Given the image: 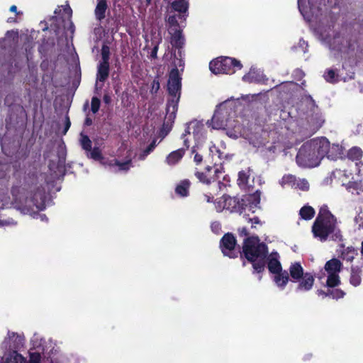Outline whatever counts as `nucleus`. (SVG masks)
<instances>
[{
  "label": "nucleus",
  "instance_id": "f257e3e1",
  "mask_svg": "<svg viewBox=\"0 0 363 363\" xmlns=\"http://www.w3.org/2000/svg\"><path fill=\"white\" fill-rule=\"evenodd\" d=\"M329 141L325 138H318L305 143L296 155V162L302 167H315L326 156Z\"/></svg>",
  "mask_w": 363,
  "mask_h": 363
},
{
  "label": "nucleus",
  "instance_id": "f03ea898",
  "mask_svg": "<svg viewBox=\"0 0 363 363\" xmlns=\"http://www.w3.org/2000/svg\"><path fill=\"white\" fill-rule=\"evenodd\" d=\"M312 232L315 238L321 242L328 239L341 241L342 235L337 227L335 217L329 211L326 206L320 208L319 213L313 225Z\"/></svg>",
  "mask_w": 363,
  "mask_h": 363
},
{
  "label": "nucleus",
  "instance_id": "7ed1b4c3",
  "mask_svg": "<svg viewBox=\"0 0 363 363\" xmlns=\"http://www.w3.org/2000/svg\"><path fill=\"white\" fill-rule=\"evenodd\" d=\"M242 251L246 259L252 264L254 272L261 273L265 267V259L268 253L267 245L259 242L257 236L245 239Z\"/></svg>",
  "mask_w": 363,
  "mask_h": 363
},
{
  "label": "nucleus",
  "instance_id": "20e7f679",
  "mask_svg": "<svg viewBox=\"0 0 363 363\" xmlns=\"http://www.w3.org/2000/svg\"><path fill=\"white\" fill-rule=\"evenodd\" d=\"M181 74L177 68H173L169 72L167 82V91L169 98L166 108L165 120L167 123H173L176 118L178 102L181 95Z\"/></svg>",
  "mask_w": 363,
  "mask_h": 363
},
{
  "label": "nucleus",
  "instance_id": "39448f33",
  "mask_svg": "<svg viewBox=\"0 0 363 363\" xmlns=\"http://www.w3.org/2000/svg\"><path fill=\"white\" fill-rule=\"evenodd\" d=\"M45 198L44 189L38 188L34 193L30 192L29 196L23 194L16 199V202L18 203V209L23 213L32 215L35 213L34 207L37 211H43L45 208Z\"/></svg>",
  "mask_w": 363,
  "mask_h": 363
},
{
  "label": "nucleus",
  "instance_id": "423d86ee",
  "mask_svg": "<svg viewBox=\"0 0 363 363\" xmlns=\"http://www.w3.org/2000/svg\"><path fill=\"white\" fill-rule=\"evenodd\" d=\"M24 345L23 336L14 332H8L7 337L1 343L3 350H12L9 354H4V363H26L24 357L16 352Z\"/></svg>",
  "mask_w": 363,
  "mask_h": 363
},
{
  "label": "nucleus",
  "instance_id": "0eeeda50",
  "mask_svg": "<svg viewBox=\"0 0 363 363\" xmlns=\"http://www.w3.org/2000/svg\"><path fill=\"white\" fill-rule=\"evenodd\" d=\"M228 101L220 104L215 111L211 122H208L213 129H225L233 128V121H232V115L234 112L232 108L227 107Z\"/></svg>",
  "mask_w": 363,
  "mask_h": 363
},
{
  "label": "nucleus",
  "instance_id": "6e6552de",
  "mask_svg": "<svg viewBox=\"0 0 363 363\" xmlns=\"http://www.w3.org/2000/svg\"><path fill=\"white\" fill-rule=\"evenodd\" d=\"M240 61L228 57H218L209 64L210 70L216 74H233L242 68Z\"/></svg>",
  "mask_w": 363,
  "mask_h": 363
},
{
  "label": "nucleus",
  "instance_id": "1a4fd4ad",
  "mask_svg": "<svg viewBox=\"0 0 363 363\" xmlns=\"http://www.w3.org/2000/svg\"><path fill=\"white\" fill-rule=\"evenodd\" d=\"M304 103L310 108V111L306 113L309 128L313 133H315L323 125L325 121L311 96L306 98Z\"/></svg>",
  "mask_w": 363,
  "mask_h": 363
},
{
  "label": "nucleus",
  "instance_id": "9d476101",
  "mask_svg": "<svg viewBox=\"0 0 363 363\" xmlns=\"http://www.w3.org/2000/svg\"><path fill=\"white\" fill-rule=\"evenodd\" d=\"M325 270L327 273L326 286L333 288L340 284L339 274L342 268V262L337 259H332L325 264Z\"/></svg>",
  "mask_w": 363,
  "mask_h": 363
},
{
  "label": "nucleus",
  "instance_id": "9b49d317",
  "mask_svg": "<svg viewBox=\"0 0 363 363\" xmlns=\"http://www.w3.org/2000/svg\"><path fill=\"white\" fill-rule=\"evenodd\" d=\"M216 208L218 211L223 209H227L230 212L242 213L245 210L244 207L243 199L237 197H230L229 196H223L216 202Z\"/></svg>",
  "mask_w": 363,
  "mask_h": 363
},
{
  "label": "nucleus",
  "instance_id": "f8f14e48",
  "mask_svg": "<svg viewBox=\"0 0 363 363\" xmlns=\"http://www.w3.org/2000/svg\"><path fill=\"white\" fill-rule=\"evenodd\" d=\"M313 1L314 0H298V10L308 22H312L318 18L320 9L314 6Z\"/></svg>",
  "mask_w": 363,
  "mask_h": 363
},
{
  "label": "nucleus",
  "instance_id": "ddd939ff",
  "mask_svg": "<svg viewBox=\"0 0 363 363\" xmlns=\"http://www.w3.org/2000/svg\"><path fill=\"white\" fill-rule=\"evenodd\" d=\"M220 247L224 255L230 258L238 256V252L235 250L236 240L232 234L227 233L222 238Z\"/></svg>",
  "mask_w": 363,
  "mask_h": 363
},
{
  "label": "nucleus",
  "instance_id": "4468645a",
  "mask_svg": "<svg viewBox=\"0 0 363 363\" xmlns=\"http://www.w3.org/2000/svg\"><path fill=\"white\" fill-rule=\"evenodd\" d=\"M315 278L311 273L306 272L300 279H298L295 282H297V285L295 289L296 293H306L309 291L313 286Z\"/></svg>",
  "mask_w": 363,
  "mask_h": 363
},
{
  "label": "nucleus",
  "instance_id": "2eb2a0df",
  "mask_svg": "<svg viewBox=\"0 0 363 363\" xmlns=\"http://www.w3.org/2000/svg\"><path fill=\"white\" fill-rule=\"evenodd\" d=\"M211 172L212 168L207 167L204 172H196L195 175L201 182L208 184L218 179L219 174L222 173L221 170L218 168L214 169L213 174H211Z\"/></svg>",
  "mask_w": 363,
  "mask_h": 363
},
{
  "label": "nucleus",
  "instance_id": "dca6fc26",
  "mask_svg": "<svg viewBox=\"0 0 363 363\" xmlns=\"http://www.w3.org/2000/svg\"><path fill=\"white\" fill-rule=\"evenodd\" d=\"M261 192L257 190L252 194L244 196L242 198L244 207L250 211L255 213L256 209L259 208Z\"/></svg>",
  "mask_w": 363,
  "mask_h": 363
},
{
  "label": "nucleus",
  "instance_id": "f3484780",
  "mask_svg": "<svg viewBox=\"0 0 363 363\" xmlns=\"http://www.w3.org/2000/svg\"><path fill=\"white\" fill-rule=\"evenodd\" d=\"M109 74L108 56L103 50L102 62L98 66L96 80L97 82H104L108 77Z\"/></svg>",
  "mask_w": 363,
  "mask_h": 363
},
{
  "label": "nucleus",
  "instance_id": "a211bd4d",
  "mask_svg": "<svg viewBox=\"0 0 363 363\" xmlns=\"http://www.w3.org/2000/svg\"><path fill=\"white\" fill-rule=\"evenodd\" d=\"M279 259V255L277 252H272L268 257L267 267L269 272L272 274L283 271Z\"/></svg>",
  "mask_w": 363,
  "mask_h": 363
},
{
  "label": "nucleus",
  "instance_id": "6ab92c4d",
  "mask_svg": "<svg viewBox=\"0 0 363 363\" xmlns=\"http://www.w3.org/2000/svg\"><path fill=\"white\" fill-rule=\"evenodd\" d=\"M272 280L280 290H284L290 279L287 271H281L273 274Z\"/></svg>",
  "mask_w": 363,
  "mask_h": 363
},
{
  "label": "nucleus",
  "instance_id": "aec40b11",
  "mask_svg": "<svg viewBox=\"0 0 363 363\" xmlns=\"http://www.w3.org/2000/svg\"><path fill=\"white\" fill-rule=\"evenodd\" d=\"M289 273L292 281H296L300 279L305 273L303 269L299 262L292 263L289 267Z\"/></svg>",
  "mask_w": 363,
  "mask_h": 363
},
{
  "label": "nucleus",
  "instance_id": "412c9836",
  "mask_svg": "<svg viewBox=\"0 0 363 363\" xmlns=\"http://www.w3.org/2000/svg\"><path fill=\"white\" fill-rule=\"evenodd\" d=\"M185 153L184 148H180L169 153L166 157V162L169 165H174L183 157Z\"/></svg>",
  "mask_w": 363,
  "mask_h": 363
},
{
  "label": "nucleus",
  "instance_id": "4be33fe9",
  "mask_svg": "<svg viewBox=\"0 0 363 363\" xmlns=\"http://www.w3.org/2000/svg\"><path fill=\"white\" fill-rule=\"evenodd\" d=\"M362 270L358 267H352L350 277V283L354 286H358L362 281Z\"/></svg>",
  "mask_w": 363,
  "mask_h": 363
},
{
  "label": "nucleus",
  "instance_id": "5701e85b",
  "mask_svg": "<svg viewBox=\"0 0 363 363\" xmlns=\"http://www.w3.org/2000/svg\"><path fill=\"white\" fill-rule=\"evenodd\" d=\"M108 6L106 0H97L94 13L97 20L101 21L105 18V13Z\"/></svg>",
  "mask_w": 363,
  "mask_h": 363
},
{
  "label": "nucleus",
  "instance_id": "b1692460",
  "mask_svg": "<svg viewBox=\"0 0 363 363\" xmlns=\"http://www.w3.org/2000/svg\"><path fill=\"white\" fill-rule=\"evenodd\" d=\"M340 251L341 252L340 257L347 262H352L357 255L356 250L352 247L344 248L343 246H341V250Z\"/></svg>",
  "mask_w": 363,
  "mask_h": 363
},
{
  "label": "nucleus",
  "instance_id": "393cba45",
  "mask_svg": "<svg viewBox=\"0 0 363 363\" xmlns=\"http://www.w3.org/2000/svg\"><path fill=\"white\" fill-rule=\"evenodd\" d=\"M331 29L330 28H328L326 29H324L323 28H317L315 29V32L316 33V35H318V38L321 40H323V41H328L329 43H330V46L332 49H335V47H332V45L330 43V33L331 32Z\"/></svg>",
  "mask_w": 363,
  "mask_h": 363
},
{
  "label": "nucleus",
  "instance_id": "a878e982",
  "mask_svg": "<svg viewBox=\"0 0 363 363\" xmlns=\"http://www.w3.org/2000/svg\"><path fill=\"white\" fill-rule=\"evenodd\" d=\"M342 154V147L339 145L333 144L330 146L329 143V150L327 152V157L330 160H335Z\"/></svg>",
  "mask_w": 363,
  "mask_h": 363
},
{
  "label": "nucleus",
  "instance_id": "bb28decb",
  "mask_svg": "<svg viewBox=\"0 0 363 363\" xmlns=\"http://www.w3.org/2000/svg\"><path fill=\"white\" fill-rule=\"evenodd\" d=\"M172 7L175 11L186 13L188 11L189 3L186 0H178L172 2Z\"/></svg>",
  "mask_w": 363,
  "mask_h": 363
},
{
  "label": "nucleus",
  "instance_id": "cd10ccee",
  "mask_svg": "<svg viewBox=\"0 0 363 363\" xmlns=\"http://www.w3.org/2000/svg\"><path fill=\"white\" fill-rule=\"evenodd\" d=\"M190 183L187 180L182 181L176 187V193L182 196H186L189 194Z\"/></svg>",
  "mask_w": 363,
  "mask_h": 363
},
{
  "label": "nucleus",
  "instance_id": "c85d7f7f",
  "mask_svg": "<svg viewBox=\"0 0 363 363\" xmlns=\"http://www.w3.org/2000/svg\"><path fill=\"white\" fill-rule=\"evenodd\" d=\"M171 43L173 46L180 48L184 44V38L180 30L176 29L172 34Z\"/></svg>",
  "mask_w": 363,
  "mask_h": 363
},
{
  "label": "nucleus",
  "instance_id": "c756f323",
  "mask_svg": "<svg viewBox=\"0 0 363 363\" xmlns=\"http://www.w3.org/2000/svg\"><path fill=\"white\" fill-rule=\"evenodd\" d=\"M162 40V35L160 33H158L156 35H155L152 38V44L153 45V48L151 51L150 56L152 58L157 57V54L158 49H159V45L161 43Z\"/></svg>",
  "mask_w": 363,
  "mask_h": 363
},
{
  "label": "nucleus",
  "instance_id": "7c9ffc66",
  "mask_svg": "<svg viewBox=\"0 0 363 363\" xmlns=\"http://www.w3.org/2000/svg\"><path fill=\"white\" fill-rule=\"evenodd\" d=\"M300 216L304 220H311L315 214L314 209L309 206H305L299 211Z\"/></svg>",
  "mask_w": 363,
  "mask_h": 363
},
{
  "label": "nucleus",
  "instance_id": "2f4dec72",
  "mask_svg": "<svg viewBox=\"0 0 363 363\" xmlns=\"http://www.w3.org/2000/svg\"><path fill=\"white\" fill-rule=\"evenodd\" d=\"M250 169L247 171H240L238 174V184L240 186L245 188L247 184L248 179L250 177Z\"/></svg>",
  "mask_w": 363,
  "mask_h": 363
},
{
  "label": "nucleus",
  "instance_id": "473e14b6",
  "mask_svg": "<svg viewBox=\"0 0 363 363\" xmlns=\"http://www.w3.org/2000/svg\"><path fill=\"white\" fill-rule=\"evenodd\" d=\"M296 177L292 174L284 175L279 182V184L283 187H291L295 185Z\"/></svg>",
  "mask_w": 363,
  "mask_h": 363
},
{
  "label": "nucleus",
  "instance_id": "72a5a7b5",
  "mask_svg": "<svg viewBox=\"0 0 363 363\" xmlns=\"http://www.w3.org/2000/svg\"><path fill=\"white\" fill-rule=\"evenodd\" d=\"M203 125L199 122H191L186 129V133L190 134V130H193L194 137H198L202 130Z\"/></svg>",
  "mask_w": 363,
  "mask_h": 363
},
{
  "label": "nucleus",
  "instance_id": "f704fd0d",
  "mask_svg": "<svg viewBox=\"0 0 363 363\" xmlns=\"http://www.w3.org/2000/svg\"><path fill=\"white\" fill-rule=\"evenodd\" d=\"M362 151L360 148L354 147L351 148L347 153V157L350 160L357 161L362 158Z\"/></svg>",
  "mask_w": 363,
  "mask_h": 363
},
{
  "label": "nucleus",
  "instance_id": "c9c22d12",
  "mask_svg": "<svg viewBox=\"0 0 363 363\" xmlns=\"http://www.w3.org/2000/svg\"><path fill=\"white\" fill-rule=\"evenodd\" d=\"M293 189H299L301 191H307L309 189V184L306 179H300L296 177L295 185Z\"/></svg>",
  "mask_w": 363,
  "mask_h": 363
},
{
  "label": "nucleus",
  "instance_id": "e433bc0d",
  "mask_svg": "<svg viewBox=\"0 0 363 363\" xmlns=\"http://www.w3.org/2000/svg\"><path fill=\"white\" fill-rule=\"evenodd\" d=\"M80 144L82 148L86 152L90 151L91 148V141L89 137L83 133L80 135Z\"/></svg>",
  "mask_w": 363,
  "mask_h": 363
},
{
  "label": "nucleus",
  "instance_id": "4c0bfd02",
  "mask_svg": "<svg viewBox=\"0 0 363 363\" xmlns=\"http://www.w3.org/2000/svg\"><path fill=\"white\" fill-rule=\"evenodd\" d=\"M329 288V297L333 299L341 298L345 296V292L338 289Z\"/></svg>",
  "mask_w": 363,
  "mask_h": 363
},
{
  "label": "nucleus",
  "instance_id": "58836bf2",
  "mask_svg": "<svg viewBox=\"0 0 363 363\" xmlns=\"http://www.w3.org/2000/svg\"><path fill=\"white\" fill-rule=\"evenodd\" d=\"M87 155L95 160L102 159L101 152L99 147L91 148V150L87 152Z\"/></svg>",
  "mask_w": 363,
  "mask_h": 363
},
{
  "label": "nucleus",
  "instance_id": "ea45409f",
  "mask_svg": "<svg viewBox=\"0 0 363 363\" xmlns=\"http://www.w3.org/2000/svg\"><path fill=\"white\" fill-rule=\"evenodd\" d=\"M325 80L328 82L334 83L337 81V75L333 69H328L324 74Z\"/></svg>",
  "mask_w": 363,
  "mask_h": 363
},
{
  "label": "nucleus",
  "instance_id": "a19ab883",
  "mask_svg": "<svg viewBox=\"0 0 363 363\" xmlns=\"http://www.w3.org/2000/svg\"><path fill=\"white\" fill-rule=\"evenodd\" d=\"M116 164L118 167V171H127L130 168V167H132L130 159L124 162H121L116 160Z\"/></svg>",
  "mask_w": 363,
  "mask_h": 363
},
{
  "label": "nucleus",
  "instance_id": "79ce46f5",
  "mask_svg": "<svg viewBox=\"0 0 363 363\" xmlns=\"http://www.w3.org/2000/svg\"><path fill=\"white\" fill-rule=\"evenodd\" d=\"M242 80L244 82L251 83L258 82L259 79L255 77V72L253 69H251L249 73L242 77Z\"/></svg>",
  "mask_w": 363,
  "mask_h": 363
},
{
  "label": "nucleus",
  "instance_id": "37998d69",
  "mask_svg": "<svg viewBox=\"0 0 363 363\" xmlns=\"http://www.w3.org/2000/svg\"><path fill=\"white\" fill-rule=\"evenodd\" d=\"M155 142H152L142 153L138 155V160H143L155 149Z\"/></svg>",
  "mask_w": 363,
  "mask_h": 363
},
{
  "label": "nucleus",
  "instance_id": "c03bdc74",
  "mask_svg": "<svg viewBox=\"0 0 363 363\" xmlns=\"http://www.w3.org/2000/svg\"><path fill=\"white\" fill-rule=\"evenodd\" d=\"M100 100L96 97H93L91 99V111L96 113L100 107Z\"/></svg>",
  "mask_w": 363,
  "mask_h": 363
},
{
  "label": "nucleus",
  "instance_id": "a18cd8bd",
  "mask_svg": "<svg viewBox=\"0 0 363 363\" xmlns=\"http://www.w3.org/2000/svg\"><path fill=\"white\" fill-rule=\"evenodd\" d=\"M160 84L157 79H155L151 84L150 92L152 94H156L160 89Z\"/></svg>",
  "mask_w": 363,
  "mask_h": 363
},
{
  "label": "nucleus",
  "instance_id": "49530a36",
  "mask_svg": "<svg viewBox=\"0 0 363 363\" xmlns=\"http://www.w3.org/2000/svg\"><path fill=\"white\" fill-rule=\"evenodd\" d=\"M16 224V223L11 218L0 220V227L1 228L15 225Z\"/></svg>",
  "mask_w": 363,
  "mask_h": 363
},
{
  "label": "nucleus",
  "instance_id": "de8ad7c7",
  "mask_svg": "<svg viewBox=\"0 0 363 363\" xmlns=\"http://www.w3.org/2000/svg\"><path fill=\"white\" fill-rule=\"evenodd\" d=\"M191 152L194 154V161L196 164H199L201 163L203 160V157L200 154L196 152V147H193L191 149Z\"/></svg>",
  "mask_w": 363,
  "mask_h": 363
},
{
  "label": "nucleus",
  "instance_id": "09e8293b",
  "mask_svg": "<svg viewBox=\"0 0 363 363\" xmlns=\"http://www.w3.org/2000/svg\"><path fill=\"white\" fill-rule=\"evenodd\" d=\"M211 230L216 234H220L221 232V225L219 222L215 221L211 223Z\"/></svg>",
  "mask_w": 363,
  "mask_h": 363
},
{
  "label": "nucleus",
  "instance_id": "8fccbe9b",
  "mask_svg": "<svg viewBox=\"0 0 363 363\" xmlns=\"http://www.w3.org/2000/svg\"><path fill=\"white\" fill-rule=\"evenodd\" d=\"M40 354L39 353L33 352L30 354V360L28 363H40Z\"/></svg>",
  "mask_w": 363,
  "mask_h": 363
},
{
  "label": "nucleus",
  "instance_id": "3c124183",
  "mask_svg": "<svg viewBox=\"0 0 363 363\" xmlns=\"http://www.w3.org/2000/svg\"><path fill=\"white\" fill-rule=\"evenodd\" d=\"M10 198L7 194L3 193L2 195H0V201H1V207L6 206L9 203Z\"/></svg>",
  "mask_w": 363,
  "mask_h": 363
},
{
  "label": "nucleus",
  "instance_id": "603ef678",
  "mask_svg": "<svg viewBox=\"0 0 363 363\" xmlns=\"http://www.w3.org/2000/svg\"><path fill=\"white\" fill-rule=\"evenodd\" d=\"M210 151L212 154H214V152H216L218 155V157L219 159H223V153L220 150H218L215 145H213L210 147Z\"/></svg>",
  "mask_w": 363,
  "mask_h": 363
},
{
  "label": "nucleus",
  "instance_id": "864d4df0",
  "mask_svg": "<svg viewBox=\"0 0 363 363\" xmlns=\"http://www.w3.org/2000/svg\"><path fill=\"white\" fill-rule=\"evenodd\" d=\"M168 23L172 27L177 25V20L176 16H169L167 18Z\"/></svg>",
  "mask_w": 363,
  "mask_h": 363
},
{
  "label": "nucleus",
  "instance_id": "5fc2aeb1",
  "mask_svg": "<svg viewBox=\"0 0 363 363\" xmlns=\"http://www.w3.org/2000/svg\"><path fill=\"white\" fill-rule=\"evenodd\" d=\"M246 220H247L248 223H250L252 224V228L254 227V225H255V224H260L261 223L259 219L257 217H254V218H246Z\"/></svg>",
  "mask_w": 363,
  "mask_h": 363
},
{
  "label": "nucleus",
  "instance_id": "6e6d98bb",
  "mask_svg": "<svg viewBox=\"0 0 363 363\" xmlns=\"http://www.w3.org/2000/svg\"><path fill=\"white\" fill-rule=\"evenodd\" d=\"M316 294L318 296H321L322 298L329 296V289L327 291H324L321 289L317 290Z\"/></svg>",
  "mask_w": 363,
  "mask_h": 363
},
{
  "label": "nucleus",
  "instance_id": "4d7b16f0",
  "mask_svg": "<svg viewBox=\"0 0 363 363\" xmlns=\"http://www.w3.org/2000/svg\"><path fill=\"white\" fill-rule=\"evenodd\" d=\"M308 46V43L304 41L303 40H300L299 41V43H298V47L301 49V50L303 52H306V48Z\"/></svg>",
  "mask_w": 363,
  "mask_h": 363
},
{
  "label": "nucleus",
  "instance_id": "13d9d810",
  "mask_svg": "<svg viewBox=\"0 0 363 363\" xmlns=\"http://www.w3.org/2000/svg\"><path fill=\"white\" fill-rule=\"evenodd\" d=\"M10 11L15 13L16 14V16H22L23 15L22 11H17V6L15 5H13L10 7Z\"/></svg>",
  "mask_w": 363,
  "mask_h": 363
},
{
  "label": "nucleus",
  "instance_id": "bf43d9fd",
  "mask_svg": "<svg viewBox=\"0 0 363 363\" xmlns=\"http://www.w3.org/2000/svg\"><path fill=\"white\" fill-rule=\"evenodd\" d=\"M240 233L243 235H247L248 233L245 228H243L240 230Z\"/></svg>",
  "mask_w": 363,
  "mask_h": 363
},
{
  "label": "nucleus",
  "instance_id": "052dcab7",
  "mask_svg": "<svg viewBox=\"0 0 363 363\" xmlns=\"http://www.w3.org/2000/svg\"><path fill=\"white\" fill-rule=\"evenodd\" d=\"M91 123H92L91 119H90L89 118H86L85 120V124L86 125H91Z\"/></svg>",
  "mask_w": 363,
  "mask_h": 363
},
{
  "label": "nucleus",
  "instance_id": "680f3d73",
  "mask_svg": "<svg viewBox=\"0 0 363 363\" xmlns=\"http://www.w3.org/2000/svg\"><path fill=\"white\" fill-rule=\"evenodd\" d=\"M205 197H206V201H207V202H208V203H209V202H211V201H212V199H213V198H212V197H211L210 196H208V195H205Z\"/></svg>",
  "mask_w": 363,
  "mask_h": 363
},
{
  "label": "nucleus",
  "instance_id": "e2e57ef3",
  "mask_svg": "<svg viewBox=\"0 0 363 363\" xmlns=\"http://www.w3.org/2000/svg\"><path fill=\"white\" fill-rule=\"evenodd\" d=\"M69 126H70V122H69V118H67V124H66L65 131H67V130L69 129Z\"/></svg>",
  "mask_w": 363,
  "mask_h": 363
},
{
  "label": "nucleus",
  "instance_id": "0e129e2a",
  "mask_svg": "<svg viewBox=\"0 0 363 363\" xmlns=\"http://www.w3.org/2000/svg\"><path fill=\"white\" fill-rule=\"evenodd\" d=\"M40 218L41 219V220H47V218L45 216V215L43 214V215H40Z\"/></svg>",
  "mask_w": 363,
  "mask_h": 363
},
{
  "label": "nucleus",
  "instance_id": "69168bd1",
  "mask_svg": "<svg viewBox=\"0 0 363 363\" xmlns=\"http://www.w3.org/2000/svg\"><path fill=\"white\" fill-rule=\"evenodd\" d=\"M184 145H185L187 148L189 147V143H188L187 140H186V139H185V140H184Z\"/></svg>",
  "mask_w": 363,
  "mask_h": 363
},
{
  "label": "nucleus",
  "instance_id": "338daca9",
  "mask_svg": "<svg viewBox=\"0 0 363 363\" xmlns=\"http://www.w3.org/2000/svg\"><path fill=\"white\" fill-rule=\"evenodd\" d=\"M8 21V22H14L15 21H14V19H13V18H9L8 19V21Z\"/></svg>",
  "mask_w": 363,
  "mask_h": 363
},
{
  "label": "nucleus",
  "instance_id": "774afa93",
  "mask_svg": "<svg viewBox=\"0 0 363 363\" xmlns=\"http://www.w3.org/2000/svg\"><path fill=\"white\" fill-rule=\"evenodd\" d=\"M151 1H152V0H146L147 4H150L151 3Z\"/></svg>",
  "mask_w": 363,
  "mask_h": 363
}]
</instances>
